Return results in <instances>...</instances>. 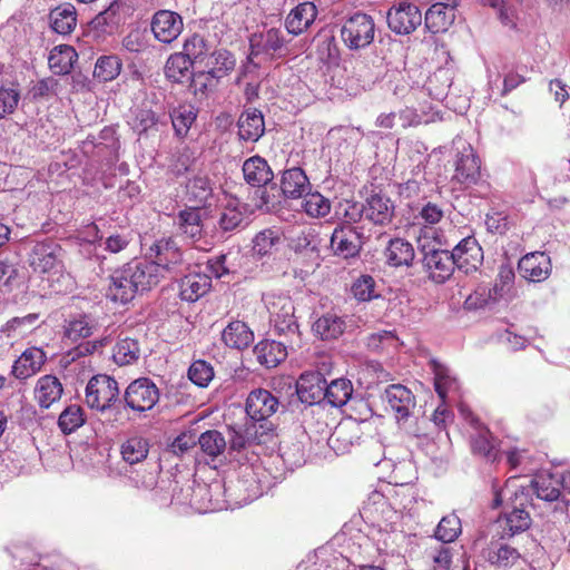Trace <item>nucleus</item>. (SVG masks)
<instances>
[{
  "label": "nucleus",
  "mask_w": 570,
  "mask_h": 570,
  "mask_svg": "<svg viewBox=\"0 0 570 570\" xmlns=\"http://www.w3.org/2000/svg\"><path fill=\"white\" fill-rule=\"evenodd\" d=\"M266 305L275 331L287 338L291 348L298 346L301 332L292 298L287 295H271Z\"/></svg>",
  "instance_id": "f257e3e1"
},
{
  "label": "nucleus",
  "mask_w": 570,
  "mask_h": 570,
  "mask_svg": "<svg viewBox=\"0 0 570 570\" xmlns=\"http://www.w3.org/2000/svg\"><path fill=\"white\" fill-rule=\"evenodd\" d=\"M375 23L371 16L357 12L350 17L341 28V38L351 50L370 46L374 40Z\"/></svg>",
  "instance_id": "f03ea898"
},
{
  "label": "nucleus",
  "mask_w": 570,
  "mask_h": 570,
  "mask_svg": "<svg viewBox=\"0 0 570 570\" xmlns=\"http://www.w3.org/2000/svg\"><path fill=\"white\" fill-rule=\"evenodd\" d=\"M119 389L115 379L108 375L91 377L86 386V403L89 407L105 411L118 401Z\"/></svg>",
  "instance_id": "7ed1b4c3"
},
{
  "label": "nucleus",
  "mask_w": 570,
  "mask_h": 570,
  "mask_svg": "<svg viewBox=\"0 0 570 570\" xmlns=\"http://www.w3.org/2000/svg\"><path fill=\"white\" fill-rule=\"evenodd\" d=\"M159 397V389L147 377L132 381L127 386L124 395L126 405L137 412L151 410L158 403Z\"/></svg>",
  "instance_id": "20e7f679"
},
{
  "label": "nucleus",
  "mask_w": 570,
  "mask_h": 570,
  "mask_svg": "<svg viewBox=\"0 0 570 570\" xmlns=\"http://www.w3.org/2000/svg\"><path fill=\"white\" fill-rule=\"evenodd\" d=\"M363 514L385 531H393L401 520V512L391 507L381 492H372L363 504Z\"/></svg>",
  "instance_id": "39448f33"
},
{
  "label": "nucleus",
  "mask_w": 570,
  "mask_h": 570,
  "mask_svg": "<svg viewBox=\"0 0 570 570\" xmlns=\"http://www.w3.org/2000/svg\"><path fill=\"white\" fill-rule=\"evenodd\" d=\"M386 20L396 35H410L422 23V14L416 4L402 1L387 11Z\"/></svg>",
  "instance_id": "423d86ee"
},
{
  "label": "nucleus",
  "mask_w": 570,
  "mask_h": 570,
  "mask_svg": "<svg viewBox=\"0 0 570 570\" xmlns=\"http://www.w3.org/2000/svg\"><path fill=\"white\" fill-rule=\"evenodd\" d=\"M148 256L154 264L160 267V272H174L184 262L183 253L171 237H163L156 240L148 250Z\"/></svg>",
  "instance_id": "0eeeda50"
},
{
  "label": "nucleus",
  "mask_w": 570,
  "mask_h": 570,
  "mask_svg": "<svg viewBox=\"0 0 570 570\" xmlns=\"http://www.w3.org/2000/svg\"><path fill=\"white\" fill-rule=\"evenodd\" d=\"M455 170L452 181L469 187L480 178V159L469 144H463L455 159Z\"/></svg>",
  "instance_id": "6e6552de"
},
{
  "label": "nucleus",
  "mask_w": 570,
  "mask_h": 570,
  "mask_svg": "<svg viewBox=\"0 0 570 570\" xmlns=\"http://www.w3.org/2000/svg\"><path fill=\"white\" fill-rule=\"evenodd\" d=\"M422 250V264L429 277L438 284L449 279L456 268L450 252L434 248L425 250L424 246Z\"/></svg>",
  "instance_id": "1a4fd4ad"
},
{
  "label": "nucleus",
  "mask_w": 570,
  "mask_h": 570,
  "mask_svg": "<svg viewBox=\"0 0 570 570\" xmlns=\"http://www.w3.org/2000/svg\"><path fill=\"white\" fill-rule=\"evenodd\" d=\"M154 37L163 42L170 43L176 40L184 29L183 18L171 10H158L150 22Z\"/></svg>",
  "instance_id": "9d476101"
},
{
  "label": "nucleus",
  "mask_w": 570,
  "mask_h": 570,
  "mask_svg": "<svg viewBox=\"0 0 570 570\" xmlns=\"http://www.w3.org/2000/svg\"><path fill=\"white\" fill-rule=\"evenodd\" d=\"M331 248L336 256L355 257L362 248V235L352 225H338L332 233Z\"/></svg>",
  "instance_id": "9b49d317"
},
{
  "label": "nucleus",
  "mask_w": 570,
  "mask_h": 570,
  "mask_svg": "<svg viewBox=\"0 0 570 570\" xmlns=\"http://www.w3.org/2000/svg\"><path fill=\"white\" fill-rule=\"evenodd\" d=\"M250 56H282L286 51V39L282 30L271 28L264 32L254 33L249 39Z\"/></svg>",
  "instance_id": "f8f14e48"
},
{
  "label": "nucleus",
  "mask_w": 570,
  "mask_h": 570,
  "mask_svg": "<svg viewBox=\"0 0 570 570\" xmlns=\"http://www.w3.org/2000/svg\"><path fill=\"white\" fill-rule=\"evenodd\" d=\"M61 250L53 240L37 243L29 254V264L37 273H49L59 266Z\"/></svg>",
  "instance_id": "ddd939ff"
},
{
  "label": "nucleus",
  "mask_w": 570,
  "mask_h": 570,
  "mask_svg": "<svg viewBox=\"0 0 570 570\" xmlns=\"http://www.w3.org/2000/svg\"><path fill=\"white\" fill-rule=\"evenodd\" d=\"M279 402L268 390L257 389L252 391L245 404L247 415L253 421H264L276 413Z\"/></svg>",
  "instance_id": "4468645a"
},
{
  "label": "nucleus",
  "mask_w": 570,
  "mask_h": 570,
  "mask_svg": "<svg viewBox=\"0 0 570 570\" xmlns=\"http://www.w3.org/2000/svg\"><path fill=\"white\" fill-rule=\"evenodd\" d=\"M454 265L464 273L476 271L483 259V252L474 237L463 238L452 252Z\"/></svg>",
  "instance_id": "2eb2a0df"
},
{
  "label": "nucleus",
  "mask_w": 570,
  "mask_h": 570,
  "mask_svg": "<svg viewBox=\"0 0 570 570\" xmlns=\"http://www.w3.org/2000/svg\"><path fill=\"white\" fill-rule=\"evenodd\" d=\"M138 293L140 292L137 287V283H135L126 265L112 273L107 292V296L110 299L126 304L132 301Z\"/></svg>",
  "instance_id": "dca6fc26"
},
{
  "label": "nucleus",
  "mask_w": 570,
  "mask_h": 570,
  "mask_svg": "<svg viewBox=\"0 0 570 570\" xmlns=\"http://www.w3.org/2000/svg\"><path fill=\"white\" fill-rule=\"evenodd\" d=\"M458 0L436 2L425 12V28L432 33L446 31L455 20V8Z\"/></svg>",
  "instance_id": "f3484780"
},
{
  "label": "nucleus",
  "mask_w": 570,
  "mask_h": 570,
  "mask_svg": "<svg viewBox=\"0 0 570 570\" xmlns=\"http://www.w3.org/2000/svg\"><path fill=\"white\" fill-rule=\"evenodd\" d=\"M296 393L301 402L318 404L325 400V379L320 372L303 373L297 380Z\"/></svg>",
  "instance_id": "a211bd4d"
},
{
  "label": "nucleus",
  "mask_w": 570,
  "mask_h": 570,
  "mask_svg": "<svg viewBox=\"0 0 570 570\" xmlns=\"http://www.w3.org/2000/svg\"><path fill=\"white\" fill-rule=\"evenodd\" d=\"M47 361L46 353L39 347H29L14 361L11 373L19 381L36 375Z\"/></svg>",
  "instance_id": "6ab92c4d"
},
{
  "label": "nucleus",
  "mask_w": 570,
  "mask_h": 570,
  "mask_svg": "<svg viewBox=\"0 0 570 570\" xmlns=\"http://www.w3.org/2000/svg\"><path fill=\"white\" fill-rule=\"evenodd\" d=\"M185 197L194 205L193 207L200 208L208 205L214 197V187L208 175L198 171L189 177L185 184Z\"/></svg>",
  "instance_id": "aec40b11"
},
{
  "label": "nucleus",
  "mask_w": 570,
  "mask_h": 570,
  "mask_svg": "<svg viewBox=\"0 0 570 570\" xmlns=\"http://www.w3.org/2000/svg\"><path fill=\"white\" fill-rule=\"evenodd\" d=\"M384 402L395 413L399 420L409 417L415 406V397L412 392L401 384H392L385 389Z\"/></svg>",
  "instance_id": "412c9836"
},
{
  "label": "nucleus",
  "mask_w": 570,
  "mask_h": 570,
  "mask_svg": "<svg viewBox=\"0 0 570 570\" xmlns=\"http://www.w3.org/2000/svg\"><path fill=\"white\" fill-rule=\"evenodd\" d=\"M518 269L525 279L541 282L550 275L551 261L544 253H530L519 261Z\"/></svg>",
  "instance_id": "4be33fe9"
},
{
  "label": "nucleus",
  "mask_w": 570,
  "mask_h": 570,
  "mask_svg": "<svg viewBox=\"0 0 570 570\" xmlns=\"http://www.w3.org/2000/svg\"><path fill=\"white\" fill-rule=\"evenodd\" d=\"M395 214L392 199L382 194H373L365 202V218L375 225H387Z\"/></svg>",
  "instance_id": "5701e85b"
},
{
  "label": "nucleus",
  "mask_w": 570,
  "mask_h": 570,
  "mask_svg": "<svg viewBox=\"0 0 570 570\" xmlns=\"http://www.w3.org/2000/svg\"><path fill=\"white\" fill-rule=\"evenodd\" d=\"M361 438V428L357 422H341L328 438V445L337 453L344 454L350 452L352 446L358 442Z\"/></svg>",
  "instance_id": "b1692460"
},
{
  "label": "nucleus",
  "mask_w": 570,
  "mask_h": 570,
  "mask_svg": "<svg viewBox=\"0 0 570 570\" xmlns=\"http://www.w3.org/2000/svg\"><path fill=\"white\" fill-rule=\"evenodd\" d=\"M126 266L130 271L135 283H137L140 293L151 289L164 277L160 267L153 262L132 261Z\"/></svg>",
  "instance_id": "393cba45"
},
{
  "label": "nucleus",
  "mask_w": 570,
  "mask_h": 570,
  "mask_svg": "<svg viewBox=\"0 0 570 570\" xmlns=\"http://www.w3.org/2000/svg\"><path fill=\"white\" fill-rule=\"evenodd\" d=\"M316 16L317 9L313 2H302L289 11L285 27L289 33L298 36L313 24Z\"/></svg>",
  "instance_id": "a878e982"
},
{
  "label": "nucleus",
  "mask_w": 570,
  "mask_h": 570,
  "mask_svg": "<svg viewBox=\"0 0 570 570\" xmlns=\"http://www.w3.org/2000/svg\"><path fill=\"white\" fill-rule=\"evenodd\" d=\"M62 393L63 387L60 380L50 374L39 377L35 386V399L42 409H49L58 402Z\"/></svg>",
  "instance_id": "bb28decb"
},
{
  "label": "nucleus",
  "mask_w": 570,
  "mask_h": 570,
  "mask_svg": "<svg viewBox=\"0 0 570 570\" xmlns=\"http://www.w3.org/2000/svg\"><path fill=\"white\" fill-rule=\"evenodd\" d=\"M288 342H277L265 340L257 343L254 347V354L259 364L267 368L276 367L287 356Z\"/></svg>",
  "instance_id": "cd10ccee"
},
{
  "label": "nucleus",
  "mask_w": 570,
  "mask_h": 570,
  "mask_svg": "<svg viewBox=\"0 0 570 570\" xmlns=\"http://www.w3.org/2000/svg\"><path fill=\"white\" fill-rule=\"evenodd\" d=\"M176 225L180 235L187 240L194 243L203 237V219L200 209L197 207L180 210L176 218Z\"/></svg>",
  "instance_id": "c85d7f7f"
},
{
  "label": "nucleus",
  "mask_w": 570,
  "mask_h": 570,
  "mask_svg": "<svg viewBox=\"0 0 570 570\" xmlns=\"http://www.w3.org/2000/svg\"><path fill=\"white\" fill-rule=\"evenodd\" d=\"M497 524L501 529L500 537L502 539L511 538L529 529L531 517L524 509L513 508L512 511L500 517Z\"/></svg>",
  "instance_id": "c756f323"
},
{
  "label": "nucleus",
  "mask_w": 570,
  "mask_h": 570,
  "mask_svg": "<svg viewBox=\"0 0 570 570\" xmlns=\"http://www.w3.org/2000/svg\"><path fill=\"white\" fill-rule=\"evenodd\" d=\"M265 132L262 112L257 109L245 110L238 119V135L242 140L257 141Z\"/></svg>",
  "instance_id": "7c9ffc66"
},
{
  "label": "nucleus",
  "mask_w": 570,
  "mask_h": 570,
  "mask_svg": "<svg viewBox=\"0 0 570 570\" xmlns=\"http://www.w3.org/2000/svg\"><path fill=\"white\" fill-rule=\"evenodd\" d=\"M309 180L302 168L293 167L283 173L281 189L284 196L294 199L301 198L309 191Z\"/></svg>",
  "instance_id": "2f4dec72"
},
{
  "label": "nucleus",
  "mask_w": 570,
  "mask_h": 570,
  "mask_svg": "<svg viewBox=\"0 0 570 570\" xmlns=\"http://www.w3.org/2000/svg\"><path fill=\"white\" fill-rule=\"evenodd\" d=\"M210 284L207 274H188L179 282V296L186 302H196L209 291Z\"/></svg>",
  "instance_id": "473e14b6"
},
{
  "label": "nucleus",
  "mask_w": 570,
  "mask_h": 570,
  "mask_svg": "<svg viewBox=\"0 0 570 570\" xmlns=\"http://www.w3.org/2000/svg\"><path fill=\"white\" fill-rule=\"evenodd\" d=\"M248 209L239 199H229L223 207L218 226L223 232H233L239 228L247 218Z\"/></svg>",
  "instance_id": "72a5a7b5"
},
{
  "label": "nucleus",
  "mask_w": 570,
  "mask_h": 570,
  "mask_svg": "<svg viewBox=\"0 0 570 570\" xmlns=\"http://www.w3.org/2000/svg\"><path fill=\"white\" fill-rule=\"evenodd\" d=\"M243 174L249 185L257 187L267 185L274 177L267 161L259 156L250 157L244 163Z\"/></svg>",
  "instance_id": "f704fd0d"
},
{
  "label": "nucleus",
  "mask_w": 570,
  "mask_h": 570,
  "mask_svg": "<svg viewBox=\"0 0 570 570\" xmlns=\"http://www.w3.org/2000/svg\"><path fill=\"white\" fill-rule=\"evenodd\" d=\"M384 255L386 262L394 267L410 266L415 253L411 243L403 238L389 239Z\"/></svg>",
  "instance_id": "c9c22d12"
},
{
  "label": "nucleus",
  "mask_w": 570,
  "mask_h": 570,
  "mask_svg": "<svg viewBox=\"0 0 570 570\" xmlns=\"http://www.w3.org/2000/svg\"><path fill=\"white\" fill-rule=\"evenodd\" d=\"M222 338L227 346L243 350L252 344L254 334L244 322L234 321L224 328Z\"/></svg>",
  "instance_id": "e433bc0d"
},
{
  "label": "nucleus",
  "mask_w": 570,
  "mask_h": 570,
  "mask_svg": "<svg viewBox=\"0 0 570 570\" xmlns=\"http://www.w3.org/2000/svg\"><path fill=\"white\" fill-rule=\"evenodd\" d=\"M198 445L205 460L215 461L227 450V441L222 432L208 430L198 435Z\"/></svg>",
  "instance_id": "4c0bfd02"
},
{
  "label": "nucleus",
  "mask_w": 570,
  "mask_h": 570,
  "mask_svg": "<svg viewBox=\"0 0 570 570\" xmlns=\"http://www.w3.org/2000/svg\"><path fill=\"white\" fill-rule=\"evenodd\" d=\"M77 58L78 55L71 46L60 45L50 51L48 65L55 75H67L71 71Z\"/></svg>",
  "instance_id": "58836bf2"
},
{
  "label": "nucleus",
  "mask_w": 570,
  "mask_h": 570,
  "mask_svg": "<svg viewBox=\"0 0 570 570\" xmlns=\"http://www.w3.org/2000/svg\"><path fill=\"white\" fill-rule=\"evenodd\" d=\"M346 327L343 317L335 313H325L313 324V331L322 340H335L340 337Z\"/></svg>",
  "instance_id": "ea45409f"
},
{
  "label": "nucleus",
  "mask_w": 570,
  "mask_h": 570,
  "mask_svg": "<svg viewBox=\"0 0 570 570\" xmlns=\"http://www.w3.org/2000/svg\"><path fill=\"white\" fill-rule=\"evenodd\" d=\"M51 28L59 35H69L77 24V12L71 3L52 9L49 14Z\"/></svg>",
  "instance_id": "a19ab883"
},
{
  "label": "nucleus",
  "mask_w": 570,
  "mask_h": 570,
  "mask_svg": "<svg viewBox=\"0 0 570 570\" xmlns=\"http://www.w3.org/2000/svg\"><path fill=\"white\" fill-rule=\"evenodd\" d=\"M140 357V345L138 340L125 336L119 337L112 348V360L119 366L136 363Z\"/></svg>",
  "instance_id": "79ce46f5"
},
{
  "label": "nucleus",
  "mask_w": 570,
  "mask_h": 570,
  "mask_svg": "<svg viewBox=\"0 0 570 570\" xmlns=\"http://www.w3.org/2000/svg\"><path fill=\"white\" fill-rule=\"evenodd\" d=\"M149 441L140 435L128 438L120 445V454L128 464L142 462L149 453Z\"/></svg>",
  "instance_id": "37998d69"
},
{
  "label": "nucleus",
  "mask_w": 570,
  "mask_h": 570,
  "mask_svg": "<svg viewBox=\"0 0 570 570\" xmlns=\"http://www.w3.org/2000/svg\"><path fill=\"white\" fill-rule=\"evenodd\" d=\"M353 395V384L350 380L341 377L330 384L325 381V400L335 407L345 405Z\"/></svg>",
  "instance_id": "c03bdc74"
},
{
  "label": "nucleus",
  "mask_w": 570,
  "mask_h": 570,
  "mask_svg": "<svg viewBox=\"0 0 570 570\" xmlns=\"http://www.w3.org/2000/svg\"><path fill=\"white\" fill-rule=\"evenodd\" d=\"M560 485V478L554 479L550 474H540L532 480L537 497L548 502L558 501L561 498Z\"/></svg>",
  "instance_id": "a18cd8bd"
},
{
  "label": "nucleus",
  "mask_w": 570,
  "mask_h": 570,
  "mask_svg": "<svg viewBox=\"0 0 570 570\" xmlns=\"http://www.w3.org/2000/svg\"><path fill=\"white\" fill-rule=\"evenodd\" d=\"M193 65L181 52L171 55L165 66L166 77L174 82H183L190 78Z\"/></svg>",
  "instance_id": "49530a36"
},
{
  "label": "nucleus",
  "mask_w": 570,
  "mask_h": 570,
  "mask_svg": "<svg viewBox=\"0 0 570 570\" xmlns=\"http://www.w3.org/2000/svg\"><path fill=\"white\" fill-rule=\"evenodd\" d=\"M121 60L115 55L101 56L97 59L94 77L101 82H107L116 79L121 71Z\"/></svg>",
  "instance_id": "de8ad7c7"
},
{
  "label": "nucleus",
  "mask_w": 570,
  "mask_h": 570,
  "mask_svg": "<svg viewBox=\"0 0 570 570\" xmlns=\"http://www.w3.org/2000/svg\"><path fill=\"white\" fill-rule=\"evenodd\" d=\"M86 422L83 410L80 405L67 406L58 417V426L63 434H70L82 426Z\"/></svg>",
  "instance_id": "09e8293b"
},
{
  "label": "nucleus",
  "mask_w": 570,
  "mask_h": 570,
  "mask_svg": "<svg viewBox=\"0 0 570 570\" xmlns=\"http://www.w3.org/2000/svg\"><path fill=\"white\" fill-rule=\"evenodd\" d=\"M208 73L216 79H220L232 71L235 67V59L232 53L226 50L215 51L208 59Z\"/></svg>",
  "instance_id": "8fccbe9b"
},
{
  "label": "nucleus",
  "mask_w": 570,
  "mask_h": 570,
  "mask_svg": "<svg viewBox=\"0 0 570 570\" xmlns=\"http://www.w3.org/2000/svg\"><path fill=\"white\" fill-rule=\"evenodd\" d=\"M246 428L247 439H250L254 444H266L268 442H273L276 436L274 424L267 420H252V422L246 423Z\"/></svg>",
  "instance_id": "3c124183"
},
{
  "label": "nucleus",
  "mask_w": 570,
  "mask_h": 570,
  "mask_svg": "<svg viewBox=\"0 0 570 570\" xmlns=\"http://www.w3.org/2000/svg\"><path fill=\"white\" fill-rule=\"evenodd\" d=\"M519 558V551L508 544H492L488 553V560L500 568L513 566Z\"/></svg>",
  "instance_id": "603ef678"
},
{
  "label": "nucleus",
  "mask_w": 570,
  "mask_h": 570,
  "mask_svg": "<svg viewBox=\"0 0 570 570\" xmlns=\"http://www.w3.org/2000/svg\"><path fill=\"white\" fill-rule=\"evenodd\" d=\"M303 208L311 217H325L331 212V202L320 193H306L304 195Z\"/></svg>",
  "instance_id": "864d4df0"
},
{
  "label": "nucleus",
  "mask_w": 570,
  "mask_h": 570,
  "mask_svg": "<svg viewBox=\"0 0 570 570\" xmlns=\"http://www.w3.org/2000/svg\"><path fill=\"white\" fill-rule=\"evenodd\" d=\"M209 51L210 47L205 38L198 33H194L185 40L184 51L181 53L196 63L202 62Z\"/></svg>",
  "instance_id": "5fc2aeb1"
},
{
  "label": "nucleus",
  "mask_w": 570,
  "mask_h": 570,
  "mask_svg": "<svg viewBox=\"0 0 570 570\" xmlns=\"http://www.w3.org/2000/svg\"><path fill=\"white\" fill-rule=\"evenodd\" d=\"M171 124L176 135L184 137L196 119V112L191 106H179L170 114Z\"/></svg>",
  "instance_id": "6e6d98bb"
},
{
  "label": "nucleus",
  "mask_w": 570,
  "mask_h": 570,
  "mask_svg": "<svg viewBox=\"0 0 570 570\" xmlns=\"http://www.w3.org/2000/svg\"><path fill=\"white\" fill-rule=\"evenodd\" d=\"M461 533V520L455 514L443 517L435 530V538L442 543L454 541Z\"/></svg>",
  "instance_id": "4d7b16f0"
},
{
  "label": "nucleus",
  "mask_w": 570,
  "mask_h": 570,
  "mask_svg": "<svg viewBox=\"0 0 570 570\" xmlns=\"http://www.w3.org/2000/svg\"><path fill=\"white\" fill-rule=\"evenodd\" d=\"M476 431L478 434L472 438L473 452L482 455L483 458L490 461L497 460V450L490 439V431L483 426H479Z\"/></svg>",
  "instance_id": "13d9d810"
},
{
  "label": "nucleus",
  "mask_w": 570,
  "mask_h": 570,
  "mask_svg": "<svg viewBox=\"0 0 570 570\" xmlns=\"http://www.w3.org/2000/svg\"><path fill=\"white\" fill-rule=\"evenodd\" d=\"M281 243L278 232L273 229H264L254 238V252L259 256L272 254L276 246Z\"/></svg>",
  "instance_id": "bf43d9fd"
},
{
  "label": "nucleus",
  "mask_w": 570,
  "mask_h": 570,
  "mask_svg": "<svg viewBox=\"0 0 570 570\" xmlns=\"http://www.w3.org/2000/svg\"><path fill=\"white\" fill-rule=\"evenodd\" d=\"M188 377L194 384L205 387L213 380L214 370L206 361L197 360L189 366Z\"/></svg>",
  "instance_id": "052dcab7"
},
{
  "label": "nucleus",
  "mask_w": 570,
  "mask_h": 570,
  "mask_svg": "<svg viewBox=\"0 0 570 570\" xmlns=\"http://www.w3.org/2000/svg\"><path fill=\"white\" fill-rule=\"evenodd\" d=\"M95 324L89 321L86 316L72 320L68 323L65 335L71 341H78L92 335Z\"/></svg>",
  "instance_id": "680f3d73"
},
{
  "label": "nucleus",
  "mask_w": 570,
  "mask_h": 570,
  "mask_svg": "<svg viewBox=\"0 0 570 570\" xmlns=\"http://www.w3.org/2000/svg\"><path fill=\"white\" fill-rule=\"evenodd\" d=\"M20 92L16 86L0 87V119L12 114L19 104Z\"/></svg>",
  "instance_id": "e2e57ef3"
},
{
  "label": "nucleus",
  "mask_w": 570,
  "mask_h": 570,
  "mask_svg": "<svg viewBox=\"0 0 570 570\" xmlns=\"http://www.w3.org/2000/svg\"><path fill=\"white\" fill-rule=\"evenodd\" d=\"M19 266L10 259L0 261V288L11 291L18 284Z\"/></svg>",
  "instance_id": "0e129e2a"
},
{
  "label": "nucleus",
  "mask_w": 570,
  "mask_h": 570,
  "mask_svg": "<svg viewBox=\"0 0 570 570\" xmlns=\"http://www.w3.org/2000/svg\"><path fill=\"white\" fill-rule=\"evenodd\" d=\"M320 240L313 230L302 232L292 240V247L296 253H318Z\"/></svg>",
  "instance_id": "69168bd1"
},
{
  "label": "nucleus",
  "mask_w": 570,
  "mask_h": 570,
  "mask_svg": "<svg viewBox=\"0 0 570 570\" xmlns=\"http://www.w3.org/2000/svg\"><path fill=\"white\" fill-rule=\"evenodd\" d=\"M374 287L375 282L373 277L370 275H363L354 282L352 293L356 299L366 302L376 297Z\"/></svg>",
  "instance_id": "338daca9"
},
{
  "label": "nucleus",
  "mask_w": 570,
  "mask_h": 570,
  "mask_svg": "<svg viewBox=\"0 0 570 570\" xmlns=\"http://www.w3.org/2000/svg\"><path fill=\"white\" fill-rule=\"evenodd\" d=\"M433 371L435 391L444 400L449 389L454 384V380L450 376L449 370L436 362H433Z\"/></svg>",
  "instance_id": "774afa93"
}]
</instances>
